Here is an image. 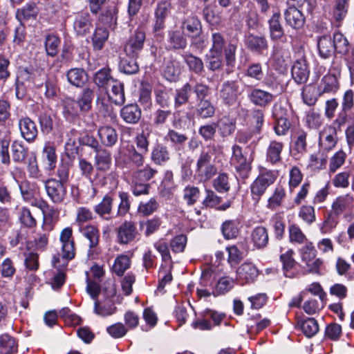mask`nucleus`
I'll list each match as a JSON object with an SVG mask.
<instances>
[{
	"label": "nucleus",
	"instance_id": "nucleus-26",
	"mask_svg": "<svg viewBox=\"0 0 354 354\" xmlns=\"http://www.w3.org/2000/svg\"><path fill=\"white\" fill-rule=\"evenodd\" d=\"M234 286V280L228 276L221 277L214 286L213 295L217 297L230 292Z\"/></svg>",
	"mask_w": 354,
	"mask_h": 354
},
{
	"label": "nucleus",
	"instance_id": "nucleus-7",
	"mask_svg": "<svg viewBox=\"0 0 354 354\" xmlns=\"http://www.w3.org/2000/svg\"><path fill=\"white\" fill-rule=\"evenodd\" d=\"M337 142L336 127L326 125L319 133V145L321 150L329 151L332 150Z\"/></svg>",
	"mask_w": 354,
	"mask_h": 354
},
{
	"label": "nucleus",
	"instance_id": "nucleus-60",
	"mask_svg": "<svg viewBox=\"0 0 354 354\" xmlns=\"http://www.w3.org/2000/svg\"><path fill=\"white\" fill-rule=\"evenodd\" d=\"M215 275L214 271L210 268H207L202 272L199 281L198 287H204L205 288H214L213 281Z\"/></svg>",
	"mask_w": 354,
	"mask_h": 354
},
{
	"label": "nucleus",
	"instance_id": "nucleus-3",
	"mask_svg": "<svg viewBox=\"0 0 354 354\" xmlns=\"http://www.w3.org/2000/svg\"><path fill=\"white\" fill-rule=\"evenodd\" d=\"M277 177V171L266 169L261 170L250 187L252 200L258 203L267 189L276 181Z\"/></svg>",
	"mask_w": 354,
	"mask_h": 354
},
{
	"label": "nucleus",
	"instance_id": "nucleus-31",
	"mask_svg": "<svg viewBox=\"0 0 354 354\" xmlns=\"http://www.w3.org/2000/svg\"><path fill=\"white\" fill-rule=\"evenodd\" d=\"M28 147L22 141L15 140L11 145V153L12 160L15 162H23L28 154Z\"/></svg>",
	"mask_w": 354,
	"mask_h": 354
},
{
	"label": "nucleus",
	"instance_id": "nucleus-42",
	"mask_svg": "<svg viewBox=\"0 0 354 354\" xmlns=\"http://www.w3.org/2000/svg\"><path fill=\"white\" fill-rule=\"evenodd\" d=\"M172 90L163 86H160L155 90L156 101L162 107H167L169 105Z\"/></svg>",
	"mask_w": 354,
	"mask_h": 354
},
{
	"label": "nucleus",
	"instance_id": "nucleus-14",
	"mask_svg": "<svg viewBox=\"0 0 354 354\" xmlns=\"http://www.w3.org/2000/svg\"><path fill=\"white\" fill-rule=\"evenodd\" d=\"M248 98L254 105L266 107L274 100V95L260 88H252L248 94Z\"/></svg>",
	"mask_w": 354,
	"mask_h": 354
},
{
	"label": "nucleus",
	"instance_id": "nucleus-44",
	"mask_svg": "<svg viewBox=\"0 0 354 354\" xmlns=\"http://www.w3.org/2000/svg\"><path fill=\"white\" fill-rule=\"evenodd\" d=\"M196 113L202 118H209L214 116L215 108L209 100H201L198 102Z\"/></svg>",
	"mask_w": 354,
	"mask_h": 354
},
{
	"label": "nucleus",
	"instance_id": "nucleus-5",
	"mask_svg": "<svg viewBox=\"0 0 354 354\" xmlns=\"http://www.w3.org/2000/svg\"><path fill=\"white\" fill-rule=\"evenodd\" d=\"M105 291L106 295V300H96L94 306L95 313L102 317L110 316L114 314L116 310V307L111 300V298L113 297L116 294L115 285L113 283H108Z\"/></svg>",
	"mask_w": 354,
	"mask_h": 354
},
{
	"label": "nucleus",
	"instance_id": "nucleus-27",
	"mask_svg": "<svg viewBox=\"0 0 354 354\" xmlns=\"http://www.w3.org/2000/svg\"><path fill=\"white\" fill-rule=\"evenodd\" d=\"M94 97V91L89 88H84L77 98V102L81 112H88L91 109L92 101Z\"/></svg>",
	"mask_w": 354,
	"mask_h": 354
},
{
	"label": "nucleus",
	"instance_id": "nucleus-52",
	"mask_svg": "<svg viewBox=\"0 0 354 354\" xmlns=\"http://www.w3.org/2000/svg\"><path fill=\"white\" fill-rule=\"evenodd\" d=\"M159 204L156 198H151L147 202H142L139 204L138 211L143 216H149L155 212Z\"/></svg>",
	"mask_w": 354,
	"mask_h": 354
},
{
	"label": "nucleus",
	"instance_id": "nucleus-55",
	"mask_svg": "<svg viewBox=\"0 0 354 354\" xmlns=\"http://www.w3.org/2000/svg\"><path fill=\"white\" fill-rule=\"evenodd\" d=\"M19 220L21 223L27 227L32 228L37 225L36 218L28 207L21 208Z\"/></svg>",
	"mask_w": 354,
	"mask_h": 354
},
{
	"label": "nucleus",
	"instance_id": "nucleus-12",
	"mask_svg": "<svg viewBox=\"0 0 354 354\" xmlns=\"http://www.w3.org/2000/svg\"><path fill=\"white\" fill-rule=\"evenodd\" d=\"M171 10V4L167 1H162L157 3L154 13L156 19L154 32H157L164 28L165 19L170 14Z\"/></svg>",
	"mask_w": 354,
	"mask_h": 354
},
{
	"label": "nucleus",
	"instance_id": "nucleus-63",
	"mask_svg": "<svg viewBox=\"0 0 354 354\" xmlns=\"http://www.w3.org/2000/svg\"><path fill=\"white\" fill-rule=\"evenodd\" d=\"M142 181L132 178L131 191L134 196L146 195L149 194L150 185L142 183Z\"/></svg>",
	"mask_w": 354,
	"mask_h": 354
},
{
	"label": "nucleus",
	"instance_id": "nucleus-24",
	"mask_svg": "<svg viewBox=\"0 0 354 354\" xmlns=\"http://www.w3.org/2000/svg\"><path fill=\"white\" fill-rule=\"evenodd\" d=\"M98 136L102 143L108 147L114 145L118 140L116 131L109 126L100 127L98 130Z\"/></svg>",
	"mask_w": 354,
	"mask_h": 354
},
{
	"label": "nucleus",
	"instance_id": "nucleus-41",
	"mask_svg": "<svg viewBox=\"0 0 354 354\" xmlns=\"http://www.w3.org/2000/svg\"><path fill=\"white\" fill-rule=\"evenodd\" d=\"M42 155L44 160L47 161V165L50 169H53L55 167L57 162V155L55 153V147L53 143L46 142L44 146Z\"/></svg>",
	"mask_w": 354,
	"mask_h": 354
},
{
	"label": "nucleus",
	"instance_id": "nucleus-64",
	"mask_svg": "<svg viewBox=\"0 0 354 354\" xmlns=\"http://www.w3.org/2000/svg\"><path fill=\"white\" fill-rule=\"evenodd\" d=\"M106 331L112 337L117 339L124 337L128 328L123 324L118 322L107 327Z\"/></svg>",
	"mask_w": 354,
	"mask_h": 354
},
{
	"label": "nucleus",
	"instance_id": "nucleus-49",
	"mask_svg": "<svg viewBox=\"0 0 354 354\" xmlns=\"http://www.w3.org/2000/svg\"><path fill=\"white\" fill-rule=\"evenodd\" d=\"M217 127L219 129L221 135L223 137H227L234 133L236 129V123L232 119L229 118H223L219 121Z\"/></svg>",
	"mask_w": 354,
	"mask_h": 354
},
{
	"label": "nucleus",
	"instance_id": "nucleus-20",
	"mask_svg": "<svg viewBox=\"0 0 354 354\" xmlns=\"http://www.w3.org/2000/svg\"><path fill=\"white\" fill-rule=\"evenodd\" d=\"M113 198L110 194H106L100 203L95 205L93 209L100 217L109 220L111 217L106 216L112 212Z\"/></svg>",
	"mask_w": 354,
	"mask_h": 354
},
{
	"label": "nucleus",
	"instance_id": "nucleus-15",
	"mask_svg": "<svg viewBox=\"0 0 354 354\" xmlns=\"http://www.w3.org/2000/svg\"><path fill=\"white\" fill-rule=\"evenodd\" d=\"M292 77L297 84L305 83L309 77V70L306 61L299 59L296 61L291 69Z\"/></svg>",
	"mask_w": 354,
	"mask_h": 354
},
{
	"label": "nucleus",
	"instance_id": "nucleus-48",
	"mask_svg": "<svg viewBox=\"0 0 354 354\" xmlns=\"http://www.w3.org/2000/svg\"><path fill=\"white\" fill-rule=\"evenodd\" d=\"M349 0H336L333 10V17L337 22L342 21L346 17Z\"/></svg>",
	"mask_w": 354,
	"mask_h": 354
},
{
	"label": "nucleus",
	"instance_id": "nucleus-38",
	"mask_svg": "<svg viewBox=\"0 0 354 354\" xmlns=\"http://www.w3.org/2000/svg\"><path fill=\"white\" fill-rule=\"evenodd\" d=\"M192 90L191 85L189 83H186L183 87L176 91L174 95L175 108H178L187 102Z\"/></svg>",
	"mask_w": 354,
	"mask_h": 354
},
{
	"label": "nucleus",
	"instance_id": "nucleus-35",
	"mask_svg": "<svg viewBox=\"0 0 354 354\" xmlns=\"http://www.w3.org/2000/svg\"><path fill=\"white\" fill-rule=\"evenodd\" d=\"M68 81L77 87L82 86L86 81V73L82 68H72L67 73Z\"/></svg>",
	"mask_w": 354,
	"mask_h": 354
},
{
	"label": "nucleus",
	"instance_id": "nucleus-30",
	"mask_svg": "<svg viewBox=\"0 0 354 354\" xmlns=\"http://www.w3.org/2000/svg\"><path fill=\"white\" fill-rule=\"evenodd\" d=\"M109 97L116 105L123 104L125 101L123 84L116 80L113 81L111 92L109 94Z\"/></svg>",
	"mask_w": 354,
	"mask_h": 354
},
{
	"label": "nucleus",
	"instance_id": "nucleus-40",
	"mask_svg": "<svg viewBox=\"0 0 354 354\" xmlns=\"http://www.w3.org/2000/svg\"><path fill=\"white\" fill-rule=\"evenodd\" d=\"M298 324L304 335L308 337H312L319 331V325L314 318H308L305 320L300 321Z\"/></svg>",
	"mask_w": 354,
	"mask_h": 354
},
{
	"label": "nucleus",
	"instance_id": "nucleus-22",
	"mask_svg": "<svg viewBox=\"0 0 354 354\" xmlns=\"http://www.w3.org/2000/svg\"><path fill=\"white\" fill-rule=\"evenodd\" d=\"M251 239L257 248H265L269 240L267 229L263 226L256 227L251 232Z\"/></svg>",
	"mask_w": 354,
	"mask_h": 354
},
{
	"label": "nucleus",
	"instance_id": "nucleus-25",
	"mask_svg": "<svg viewBox=\"0 0 354 354\" xmlns=\"http://www.w3.org/2000/svg\"><path fill=\"white\" fill-rule=\"evenodd\" d=\"M183 32L187 37L194 38L200 35L201 25L200 21L195 17H189L186 19L183 24Z\"/></svg>",
	"mask_w": 354,
	"mask_h": 354
},
{
	"label": "nucleus",
	"instance_id": "nucleus-46",
	"mask_svg": "<svg viewBox=\"0 0 354 354\" xmlns=\"http://www.w3.org/2000/svg\"><path fill=\"white\" fill-rule=\"evenodd\" d=\"M352 198L348 195L338 197L333 203L332 213L337 216L343 213L351 203Z\"/></svg>",
	"mask_w": 354,
	"mask_h": 354
},
{
	"label": "nucleus",
	"instance_id": "nucleus-4",
	"mask_svg": "<svg viewBox=\"0 0 354 354\" xmlns=\"http://www.w3.org/2000/svg\"><path fill=\"white\" fill-rule=\"evenodd\" d=\"M244 89L237 80L225 81L219 89V96L223 102L228 106L234 105Z\"/></svg>",
	"mask_w": 354,
	"mask_h": 354
},
{
	"label": "nucleus",
	"instance_id": "nucleus-21",
	"mask_svg": "<svg viewBox=\"0 0 354 354\" xmlns=\"http://www.w3.org/2000/svg\"><path fill=\"white\" fill-rule=\"evenodd\" d=\"M286 23L294 28H299L304 24V17L295 6L289 7L284 12Z\"/></svg>",
	"mask_w": 354,
	"mask_h": 354
},
{
	"label": "nucleus",
	"instance_id": "nucleus-32",
	"mask_svg": "<svg viewBox=\"0 0 354 354\" xmlns=\"http://www.w3.org/2000/svg\"><path fill=\"white\" fill-rule=\"evenodd\" d=\"M151 158L156 165H161L165 163L170 158V154L167 147L162 145H158L152 150Z\"/></svg>",
	"mask_w": 354,
	"mask_h": 354
},
{
	"label": "nucleus",
	"instance_id": "nucleus-10",
	"mask_svg": "<svg viewBox=\"0 0 354 354\" xmlns=\"http://www.w3.org/2000/svg\"><path fill=\"white\" fill-rule=\"evenodd\" d=\"M18 127L21 137L28 142H33L38 135L36 124L28 117H23L19 120Z\"/></svg>",
	"mask_w": 354,
	"mask_h": 354
},
{
	"label": "nucleus",
	"instance_id": "nucleus-34",
	"mask_svg": "<svg viewBox=\"0 0 354 354\" xmlns=\"http://www.w3.org/2000/svg\"><path fill=\"white\" fill-rule=\"evenodd\" d=\"M118 10L115 5H109L102 11L99 17V21L103 24L111 26L116 23Z\"/></svg>",
	"mask_w": 354,
	"mask_h": 354
},
{
	"label": "nucleus",
	"instance_id": "nucleus-47",
	"mask_svg": "<svg viewBox=\"0 0 354 354\" xmlns=\"http://www.w3.org/2000/svg\"><path fill=\"white\" fill-rule=\"evenodd\" d=\"M119 70L120 72L127 74H136L139 71V66L136 60L120 58Z\"/></svg>",
	"mask_w": 354,
	"mask_h": 354
},
{
	"label": "nucleus",
	"instance_id": "nucleus-9",
	"mask_svg": "<svg viewBox=\"0 0 354 354\" xmlns=\"http://www.w3.org/2000/svg\"><path fill=\"white\" fill-rule=\"evenodd\" d=\"M315 135L310 130L298 129L295 131L293 136L294 149L299 153H304L307 151V147L315 141Z\"/></svg>",
	"mask_w": 354,
	"mask_h": 354
},
{
	"label": "nucleus",
	"instance_id": "nucleus-56",
	"mask_svg": "<svg viewBox=\"0 0 354 354\" xmlns=\"http://www.w3.org/2000/svg\"><path fill=\"white\" fill-rule=\"evenodd\" d=\"M156 174L157 170L147 165L143 169L135 171L132 178L145 182L151 180Z\"/></svg>",
	"mask_w": 354,
	"mask_h": 354
},
{
	"label": "nucleus",
	"instance_id": "nucleus-45",
	"mask_svg": "<svg viewBox=\"0 0 354 354\" xmlns=\"http://www.w3.org/2000/svg\"><path fill=\"white\" fill-rule=\"evenodd\" d=\"M83 235L89 241L90 249L95 248L99 243L100 232L93 225H87L82 230Z\"/></svg>",
	"mask_w": 354,
	"mask_h": 354
},
{
	"label": "nucleus",
	"instance_id": "nucleus-53",
	"mask_svg": "<svg viewBox=\"0 0 354 354\" xmlns=\"http://www.w3.org/2000/svg\"><path fill=\"white\" fill-rule=\"evenodd\" d=\"M289 239L292 243H306L307 238L301 230L296 225H291L289 227Z\"/></svg>",
	"mask_w": 354,
	"mask_h": 354
},
{
	"label": "nucleus",
	"instance_id": "nucleus-18",
	"mask_svg": "<svg viewBox=\"0 0 354 354\" xmlns=\"http://www.w3.org/2000/svg\"><path fill=\"white\" fill-rule=\"evenodd\" d=\"M284 145L281 142L271 140L266 150V161L272 165L277 164L281 160V152Z\"/></svg>",
	"mask_w": 354,
	"mask_h": 354
},
{
	"label": "nucleus",
	"instance_id": "nucleus-61",
	"mask_svg": "<svg viewBox=\"0 0 354 354\" xmlns=\"http://www.w3.org/2000/svg\"><path fill=\"white\" fill-rule=\"evenodd\" d=\"M346 158V154L343 150L337 151L330 158L329 164L330 171H336L337 169L344 165Z\"/></svg>",
	"mask_w": 354,
	"mask_h": 354
},
{
	"label": "nucleus",
	"instance_id": "nucleus-51",
	"mask_svg": "<svg viewBox=\"0 0 354 354\" xmlns=\"http://www.w3.org/2000/svg\"><path fill=\"white\" fill-rule=\"evenodd\" d=\"M213 187L220 192H227L230 189L228 175L225 173H220L213 180Z\"/></svg>",
	"mask_w": 354,
	"mask_h": 354
},
{
	"label": "nucleus",
	"instance_id": "nucleus-54",
	"mask_svg": "<svg viewBox=\"0 0 354 354\" xmlns=\"http://www.w3.org/2000/svg\"><path fill=\"white\" fill-rule=\"evenodd\" d=\"M301 261L305 263L317 257V251L311 242H308L299 250Z\"/></svg>",
	"mask_w": 354,
	"mask_h": 354
},
{
	"label": "nucleus",
	"instance_id": "nucleus-43",
	"mask_svg": "<svg viewBox=\"0 0 354 354\" xmlns=\"http://www.w3.org/2000/svg\"><path fill=\"white\" fill-rule=\"evenodd\" d=\"M279 19L280 14L274 13L269 21L270 36L274 40H277L283 35V30Z\"/></svg>",
	"mask_w": 354,
	"mask_h": 354
},
{
	"label": "nucleus",
	"instance_id": "nucleus-37",
	"mask_svg": "<svg viewBox=\"0 0 354 354\" xmlns=\"http://www.w3.org/2000/svg\"><path fill=\"white\" fill-rule=\"evenodd\" d=\"M80 111V108L76 100L68 98L64 101L63 113L66 120H73L78 116Z\"/></svg>",
	"mask_w": 354,
	"mask_h": 354
},
{
	"label": "nucleus",
	"instance_id": "nucleus-59",
	"mask_svg": "<svg viewBox=\"0 0 354 354\" xmlns=\"http://www.w3.org/2000/svg\"><path fill=\"white\" fill-rule=\"evenodd\" d=\"M351 111L341 109L336 119L333 121V127L341 128L347 122L354 121V114L351 113Z\"/></svg>",
	"mask_w": 354,
	"mask_h": 354
},
{
	"label": "nucleus",
	"instance_id": "nucleus-19",
	"mask_svg": "<svg viewBox=\"0 0 354 354\" xmlns=\"http://www.w3.org/2000/svg\"><path fill=\"white\" fill-rule=\"evenodd\" d=\"M120 115L127 123L136 124L141 118V110L137 104H130L121 109Z\"/></svg>",
	"mask_w": 354,
	"mask_h": 354
},
{
	"label": "nucleus",
	"instance_id": "nucleus-33",
	"mask_svg": "<svg viewBox=\"0 0 354 354\" xmlns=\"http://www.w3.org/2000/svg\"><path fill=\"white\" fill-rule=\"evenodd\" d=\"M286 197V190L281 186H277L272 196L268 200L267 207L271 210H275L282 205Z\"/></svg>",
	"mask_w": 354,
	"mask_h": 354
},
{
	"label": "nucleus",
	"instance_id": "nucleus-2",
	"mask_svg": "<svg viewBox=\"0 0 354 354\" xmlns=\"http://www.w3.org/2000/svg\"><path fill=\"white\" fill-rule=\"evenodd\" d=\"M253 160V151L248 155L238 144L235 143L232 146L230 165L234 167L236 171L242 178H248L252 170Z\"/></svg>",
	"mask_w": 354,
	"mask_h": 354
},
{
	"label": "nucleus",
	"instance_id": "nucleus-28",
	"mask_svg": "<svg viewBox=\"0 0 354 354\" xmlns=\"http://www.w3.org/2000/svg\"><path fill=\"white\" fill-rule=\"evenodd\" d=\"M239 223L237 220H226L221 225V230L223 237L225 239L236 238L239 233Z\"/></svg>",
	"mask_w": 354,
	"mask_h": 354
},
{
	"label": "nucleus",
	"instance_id": "nucleus-6",
	"mask_svg": "<svg viewBox=\"0 0 354 354\" xmlns=\"http://www.w3.org/2000/svg\"><path fill=\"white\" fill-rule=\"evenodd\" d=\"M62 181L50 178L45 181V189L48 196L55 203H61L66 195V189Z\"/></svg>",
	"mask_w": 354,
	"mask_h": 354
},
{
	"label": "nucleus",
	"instance_id": "nucleus-57",
	"mask_svg": "<svg viewBox=\"0 0 354 354\" xmlns=\"http://www.w3.org/2000/svg\"><path fill=\"white\" fill-rule=\"evenodd\" d=\"M200 197V190L194 186H187L183 190V198L189 205H193Z\"/></svg>",
	"mask_w": 354,
	"mask_h": 354
},
{
	"label": "nucleus",
	"instance_id": "nucleus-29",
	"mask_svg": "<svg viewBox=\"0 0 354 354\" xmlns=\"http://www.w3.org/2000/svg\"><path fill=\"white\" fill-rule=\"evenodd\" d=\"M95 159V166L98 170L106 171L110 168L111 157L108 151L102 149H97Z\"/></svg>",
	"mask_w": 354,
	"mask_h": 354
},
{
	"label": "nucleus",
	"instance_id": "nucleus-50",
	"mask_svg": "<svg viewBox=\"0 0 354 354\" xmlns=\"http://www.w3.org/2000/svg\"><path fill=\"white\" fill-rule=\"evenodd\" d=\"M165 138L169 140L178 149H181L187 140V136L185 134L180 133L174 129L168 131Z\"/></svg>",
	"mask_w": 354,
	"mask_h": 354
},
{
	"label": "nucleus",
	"instance_id": "nucleus-58",
	"mask_svg": "<svg viewBox=\"0 0 354 354\" xmlns=\"http://www.w3.org/2000/svg\"><path fill=\"white\" fill-rule=\"evenodd\" d=\"M118 196L120 202L118 207L117 215L118 216H124L129 212L131 207L129 195L127 192H119Z\"/></svg>",
	"mask_w": 354,
	"mask_h": 354
},
{
	"label": "nucleus",
	"instance_id": "nucleus-62",
	"mask_svg": "<svg viewBox=\"0 0 354 354\" xmlns=\"http://www.w3.org/2000/svg\"><path fill=\"white\" fill-rule=\"evenodd\" d=\"M114 81L109 71V70L103 68L95 73L94 82L98 87H104L111 82Z\"/></svg>",
	"mask_w": 354,
	"mask_h": 354
},
{
	"label": "nucleus",
	"instance_id": "nucleus-17",
	"mask_svg": "<svg viewBox=\"0 0 354 354\" xmlns=\"http://www.w3.org/2000/svg\"><path fill=\"white\" fill-rule=\"evenodd\" d=\"M294 251L290 249L280 256V259L283 263V274L288 278H293L297 274L295 268L296 261L292 257Z\"/></svg>",
	"mask_w": 354,
	"mask_h": 354
},
{
	"label": "nucleus",
	"instance_id": "nucleus-23",
	"mask_svg": "<svg viewBox=\"0 0 354 354\" xmlns=\"http://www.w3.org/2000/svg\"><path fill=\"white\" fill-rule=\"evenodd\" d=\"M39 10L35 3L26 4L16 12V17L21 24L30 19H35Z\"/></svg>",
	"mask_w": 354,
	"mask_h": 354
},
{
	"label": "nucleus",
	"instance_id": "nucleus-1",
	"mask_svg": "<svg viewBox=\"0 0 354 354\" xmlns=\"http://www.w3.org/2000/svg\"><path fill=\"white\" fill-rule=\"evenodd\" d=\"M216 147L207 145L198 154L195 165L194 178L201 183L211 180L218 172L215 165Z\"/></svg>",
	"mask_w": 354,
	"mask_h": 354
},
{
	"label": "nucleus",
	"instance_id": "nucleus-8",
	"mask_svg": "<svg viewBox=\"0 0 354 354\" xmlns=\"http://www.w3.org/2000/svg\"><path fill=\"white\" fill-rule=\"evenodd\" d=\"M259 271L257 266L248 261L241 264L236 270V279L241 283L254 282L258 277Z\"/></svg>",
	"mask_w": 354,
	"mask_h": 354
},
{
	"label": "nucleus",
	"instance_id": "nucleus-39",
	"mask_svg": "<svg viewBox=\"0 0 354 354\" xmlns=\"http://www.w3.org/2000/svg\"><path fill=\"white\" fill-rule=\"evenodd\" d=\"M131 266V257L127 254H120L116 257L113 266V271L118 276H122Z\"/></svg>",
	"mask_w": 354,
	"mask_h": 354
},
{
	"label": "nucleus",
	"instance_id": "nucleus-36",
	"mask_svg": "<svg viewBox=\"0 0 354 354\" xmlns=\"http://www.w3.org/2000/svg\"><path fill=\"white\" fill-rule=\"evenodd\" d=\"M17 350V344L15 339L8 334L0 336V353L1 354H11Z\"/></svg>",
	"mask_w": 354,
	"mask_h": 354
},
{
	"label": "nucleus",
	"instance_id": "nucleus-11",
	"mask_svg": "<svg viewBox=\"0 0 354 354\" xmlns=\"http://www.w3.org/2000/svg\"><path fill=\"white\" fill-rule=\"evenodd\" d=\"M136 226L131 221H125L117 230V239L120 244H128L137 236Z\"/></svg>",
	"mask_w": 354,
	"mask_h": 354
},
{
	"label": "nucleus",
	"instance_id": "nucleus-16",
	"mask_svg": "<svg viewBox=\"0 0 354 354\" xmlns=\"http://www.w3.org/2000/svg\"><path fill=\"white\" fill-rule=\"evenodd\" d=\"M339 88V83L337 77L334 74L325 75L319 85V95L324 93L335 94Z\"/></svg>",
	"mask_w": 354,
	"mask_h": 354
},
{
	"label": "nucleus",
	"instance_id": "nucleus-13",
	"mask_svg": "<svg viewBox=\"0 0 354 354\" xmlns=\"http://www.w3.org/2000/svg\"><path fill=\"white\" fill-rule=\"evenodd\" d=\"M93 28L92 19L87 12H80L75 15L73 29L80 35L89 32Z\"/></svg>",
	"mask_w": 354,
	"mask_h": 354
}]
</instances>
